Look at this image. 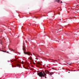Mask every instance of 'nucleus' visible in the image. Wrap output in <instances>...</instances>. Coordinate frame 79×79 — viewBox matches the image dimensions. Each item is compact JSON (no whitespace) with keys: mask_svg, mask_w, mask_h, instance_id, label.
Segmentation results:
<instances>
[{"mask_svg":"<svg viewBox=\"0 0 79 79\" xmlns=\"http://www.w3.org/2000/svg\"><path fill=\"white\" fill-rule=\"evenodd\" d=\"M45 78H46V79L47 78V77H45Z\"/></svg>","mask_w":79,"mask_h":79,"instance_id":"13","label":"nucleus"},{"mask_svg":"<svg viewBox=\"0 0 79 79\" xmlns=\"http://www.w3.org/2000/svg\"><path fill=\"white\" fill-rule=\"evenodd\" d=\"M67 64H68V63Z\"/></svg>","mask_w":79,"mask_h":79,"instance_id":"22","label":"nucleus"},{"mask_svg":"<svg viewBox=\"0 0 79 79\" xmlns=\"http://www.w3.org/2000/svg\"><path fill=\"white\" fill-rule=\"evenodd\" d=\"M47 66V67H48V66Z\"/></svg>","mask_w":79,"mask_h":79,"instance_id":"15","label":"nucleus"},{"mask_svg":"<svg viewBox=\"0 0 79 79\" xmlns=\"http://www.w3.org/2000/svg\"><path fill=\"white\" fill-rule=\"evenodd\" d=\"M19 54H20V53H19Z\"/></svg>","mask_w":79,"mask_h":79,"instance_id":"17","label":"nucleus"},{"mask_svg":"<svg viewBox=\"0 0 79 79\" xmlns=\"http://www.w3.org/2000/svg\"><path fill=\"white\" fill-rule=\"evenodd\" d=\"M44 71H44H41L40 73H38L37 75L39 76L40 77H41V78H42V77H44L47 75L46 74H45V73L48 74H49L50 76H52V74H53V72L50 73L48 70H45Z\"/></svg>","mask_w":79,"mask_h":79,"instance_id":"1","label":"nucleus"},{"mask_svg":"<svg viewBox=\"0 0 79 79\" xmlns=\"http://www.w3.org/2000/svg\"><path fill=\"white\" fill-rule=\"evenodd\" d=\"M28 59H29L30 60H32V57L31 56H30V57L28 58Z\"/></svg>","mask_w":79,"mask_h":79,"instance_id":"3","label":"nucleus"},{"mask_svg":"<svg viewBox=\"0 0 79 79\" xmlns=\"http://www.w3.org/2000/svg\"><path fill=\"white\" fill-rule=\"evenodd\" d=\"M39 72V71H37V72Z\"/></svg>","mask_w":79,"mask_h":79,"instance_id":"16","label":"nucleus"},{"mask_svg":"<svg viewBox=\"0 0 79 79\" xmlns=\"http://www.w3.org/2000/svg\"><path fill=\"white\" fill-rule=\"evenodd\" d=\"M21 64H24V62L23 61L22 62Z\"/></svg>","mask_w":79,"mask_h":79,"instance_id":"6","label":"nucleus"},{"mask_svg":"<svg viewBox=\"0 0 79 79\" xmlns=\"http://www.w3.org/2000/svg\"><path fill=\"white\" fill-rule=\"evenodd\" d=\"M2 51L3 52H5V51Z\"/></svg>","mask_w":79,"mask_h":79,"instance_id":"14","label":"nucleus"},{"mask_svg":"<svg viewBox=\"0 0 79 79\" xmlns=\"http://www.w3.org/2000/svg\"><path fill=\"white\" fill-rule=\"evenodd\" d=\"M57 61V60H55V61Z\"/></svg>","mask_w":79,"mask_h":79,"instance_id":"8","label":"nucleus"},{"mask_svg":"<svg viewBox=\"0 0 79 79\" xmlns=\"http://www.w3.org/2000/svg\"><path fill=\"white\" fill-rule=\"evenodd\" d=\"M71 64H72V63H69V65H70Z\"/></svg>","mask_w":79,"mask_h":79,"instance_id":"7","label":"nucleus"},{"mask_svg":"<svg viewBox=\"0 0 79 79\" xmlns=\"http://www.w3.org/2000/svg\"><path fill=\"white\" fill-rule=\"evenodd\" d=\"M33 54L34 55H34V54Z\"/></svg>","mask_w":79,"mask_h":79,"instance_id":"18","label":"nucleus"},{"mask_svg":"<svg viewBox=\"0 0 79 79\" xmlns=\"http://www.w3.org/2000/svg\"><path fill=\"white\" fill-rule=\"evenodd\" d=\"M31 56H32V54H31Z\"/></svg>","mask_w":79,"mask_h":79,"instance_id":"12","label":"nucleus"},{"mask_svg":"<svg viewBox=\"0 0 79 79\" xmlns=\"http://www.w3.org/2000/svg\"><path fill=\"white\" fill-rule=\"evenodd\" d=\"M23 50L24 51V53L25 55H28L29 56H31V53L29 52H26V47L25 46L23 47Z\"/></svg>","mask_w":79,"mask_h":79,"instance_id":"2","label":"nucleus"},{"mask_svg":"<svg viewBox=\"0 0 79 79\" xmlns=\"http://www.w3.org/2000/svg\"><path fill=\"white\" fill-rule=\"evenodd\" d=\"M60 3H63V2H62V1H61Z\"/></svg>","mask_w":79,"mask_h":79,"instance_id":"9","label":"nucleus"},{"mask_svg":"<svg viewBox=\"0 0 79 79\" xmlns=\"http://www.w3.org/2000/svg\"><path fill=\"white\" fill-rule=\"evenodd\" d=\"M69 73H70V72H69Z\"/></svg>","mask_w":79,"mask_h":79,"instance_id":"19","label":"nucleus"},{"mask_svg":"<svg viewBox=\"0 0 79 79\" xmlns=\"http://www.w3.org/2000/svg\"><path fill=\"white\" fill-rule=\"evenodd\" d=\"M58 61H60V59H58Z\"/></svg>","mask_w":79,"mask_h":79,"instance_id":"11","label":"nucleus"},{"mask_svg":"<svg viewBox=\"0 0 79 79\" xmlns=\"http://www.w3.org/2000/svg\"><path fill=\"white\" fill-rule=\"evenodd\" d=\"M37 18H36V19H37Z\"/></svg>","mask_w":79,"mask_h":79,"instance_id":"21","label":"nucleus"},{"mask_svg":"<svg viewBox=\"0 0 79 79\" xmlns=\"http://www.w3.org/2000/svg\"><path fill=\"white\" fill-rule=\"evenodd\" d=\"M52 69H54V68H52Z\"/></svg>","mask_w":79,"mask_h":79,"instance_id":"10","label":"nucleus"},{"mask_svg":"<svg viewBox=\"0 0 79 79\" xmlns=\"http://www.w3.org/2000/svg\"><path fill=\"white\" fill-rule=\"evenodd\" d=\"M57 2H58V3H59L60 2V0H56Z\"/></svg>","mask_w":79,"mask_h":79,"instance_id":"5","label":"nucleus"},{"mask_svg":"<svg viewBox=\"0 0 79 79\" xmlns=\"http://www.w3.org/2000/svg\"><path fill=\"white\" fill-rule=\"evenodd\" d=\"M37 64H38L39 65V64H40V62H38Z\"/></svg>","mask_w":79,"mask_h":79,"instance_id":"4","label":"nucleus"},{"mask_svg":"<svg viewBox=\"0 0 79 79\" xmlns=\"http://www.w3.org/2000/svg\"><path fill=\"white\" fill-rule=\"evenodd\" d=\"M7 53H8V52H7Z\"/></svg>","mask_w":79,"mask_h":79,"instance_id":"20","label":"nucleus"}]
</instances>
